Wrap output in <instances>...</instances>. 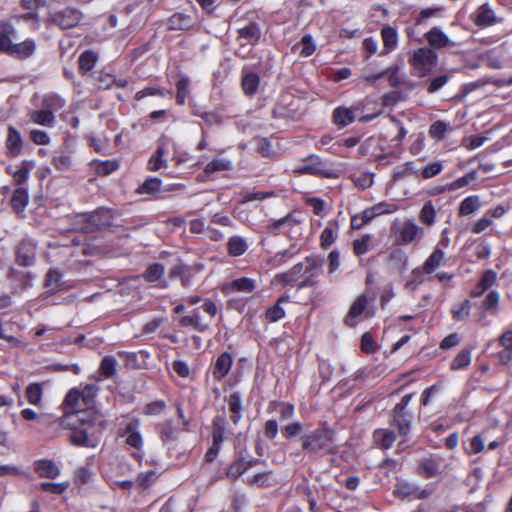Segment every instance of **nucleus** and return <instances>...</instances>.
<instances>
[{"label":"nucleus","instance_id":"1","mask_svg":"<svg viewBox=\"0 0 512 512\" xmlns=\"http://www.w3.org/2000/svg\"><path fill=\"white\" fill-rule=\"evenodd\" d=\"M60 425L70 429L69 440L72 445L90 448L98 445L103 428L102 421L94 410L68 413L62 417Z\"/></svg>","mask_w":512,"mask_h":512},{"label":"nucleus","instance_id":"2","mask_svg":"<svg viewBox=\"0 0 512 512\" xmlns=\"http://www.w3.org/2000/svg\"><path fill=\"white\" fill-rule=\"evenodd\" d=\"M302 448L308 454L333 453V433L321 427L302 437Z\"/></svg>","mask_w":512,"mask_h":512},{"label":"nucleus","instance_id":"3","mask_svg":"<svg viewBox=\"0 0 512 512\" xmlns=\"http://www.w3.org/2000/svg\"><path fill=\"white\" fill-rule=\"evenodd\" d=\"M372 303V298H369L365 294L359 295L352 303L345 317V323L350 327H354L362 319L372 317L374 315Z\"/></svg>","mask_w":512,"mask_h":512},{"label":"nucleus","instance_id":"4","mask_svg":"<svg viewBox=\"0 0 512 512\" xmlns=\"http://www.w3.org/2000/svg\"><path fill=\"white\" fill-rule=\"evenodd\" d=\"M436 53L429 48H419L414 51L409 62L413 66L418 77L428 75L436 65Z\"/></svg>","mask_w":512,"mask_h":512},{"label":"nucleus","instance_id":"5","mask_svg":"<svg viewBox=\"0 0 512 512\" xmlns=\"http://www.w3.org/2000/svg\"><path fill=\"white\" fill-rule=\"evenodd\" d=\"M295 172L300 174H311L324 176L326 178H336L337 174L332 168H329L325 162L318 156L311 155L295 168Z\"/></svg>","mask_w":512,"mask_h":512},{"label":"nucleus","instance_id":"6","mask_svg":"<svg viewBox=\"0 0 512 512\" xmlns=\"http://www.w3.org/2000/svg\"><path fill=\"white\" fill-rule=\"evenodd\" d=\"M397 235V242L400 244H410L412 242L420 241L425 231L422 227L417 225L414 220L409 219L395 229Z\"/></svg>","mask_w":512,"mask_h":512},{"label":"nucleus","instance_id":"7","mask_svg":"<svg viewBox=\"0 0 512 512\" xmlns=\"http://www.w3.org/2000/svg\"><path fill=\"white\" fill-rule=\"evenodd\" d=\"M472 22L479 28L493 26L502 21L487 3L479 6L470 16Z\"/></svg>","mask_w":512,"mask_h":512},{"label":"nucleus","instance_id":"8","mask_svg":"<svg viewBox=\"0 0 512 512\" xmlns=\"http://www.w3.org/2000/svg\"><path fill=\"white\" fill-rule=\"evenodd\" d=\"M50 18L51 21L60 28L69 29L80 22L81 14L75 9L66 8L62 11L52 13Z\"/></svg>","mask_w":512,"mask_h":512},{"label":"nucleus","instance_id":"9","mask_svg":"<svg viewBox=\"0 0 512 512\" xmlns=\"http://www.w3.org/2000/svg\"><path fill=\"white\" fill-rule=\"evenodd\" d=\"M233 364V357L228 352L221 353L215 360L212 366V376L216 381L224 379Z\"/></svg>","mask_w":512,"mask_h":512},{"label":"nucleus","instance_id":"10","mask_svg":"<svg viewBox=\"0 0 512 512\" xmlns=\"http://www.w3.org/2000/svg\"><path fill=\"white\" fill-rule=\"evenodd\" d=\"M322 272V260L318 258H307L304 267V280L301 282L300 287L313 286L315 279Z\"/></svg>","mask_w":512,"mask_h":512},{"label":"nucleus","instance_id":"11","mask_svg":"<svg viewBox=\"0 0 512 512\" xmlns=\"http://www.w3.org/2000/svg\"><path fill=\"white\" fill-rule=\"evenodd\" d=\"M446 256L443 249L438 246H435L431 254L426 258L421 267L426 271L430 276H432L438 268L444 266L446 264Z\"/></svg>","mask_w":512,"mask_h":512},{"label":"nucleus","instance_id":"12","mask_svg":"<svg viewBox=\"0 0 512 512\" xmlns=\"http://www.w3.org/2000/svg\"><path fill=\"white\" fill-rule=\"evenodd\" d=\"M431 280L432 276H430L421 266H419L414 268L408 275L404 284V289L405 291L412 293L416 291L421 284Z\"/></svg>","mask_w":512,"mask_h":512},{"label":"nucleus","instance_id":"13","mask_svg":"<svg viewBox=\"0 0 512 512\" xmlns=\"http://www.w3.org/2000/svg\"><path fill=\"white\" fill-rule=\"evenodd\" d=\"M255 288L256 285L254 280L242 277L227 284L224 287V292L226 295H233L235 293L251 294Z\"/></svg>","mask_w":512,"mask_h":512},{"label":"nucleus","instance_id":"14","mask_svg":"<svg viewBox=\"0 0 512 512\" xmlns=\"http://www.w3.org/2000/svg\"><path fill=\"white\" fill-rule=\"evenodd\" d=\"M6 153L8 156L17 157L21 154L23 148V139L20 132L9 126L6 139Z\"/></svg>","mask_w":512,"mask_h":512},{"label":"nucleus","instance_id":"15","mask_svg":"<svg viewBox=\"0 0 512 512\" xmlns=\"http://www.w3.org/2000/svg\"><path fill=\"white\" fill-rule=\"evenodd\" d=\"M168 152V141L162 140L155 153L151 155V157L148 160L147 168L150 171H158L161 168L167 167V161L164 159V156Z\"/></svg>","mask_w":512,"mask_h":512},{"label":"nucleus","instance_id":"16","mask_svg":"<svg viewBox=\"0 0 512 512\" xmlns=\"http://www.w3.org/2000/svg\"><path fill=\"white\" fill-rule=\"evenodd\" d=\"M497 280V273L494 270H487L483 273L477 285L471 290V297L478 298L491 288Z\"/></svg>","mask_w":512,"mask_h":512},{"label":"nucleus","instance_id":"17","mask_svg":"<svg viewBox=\"0 0 512 512\" xmlns=\"http://www.w3.org/2000/svg\"><path fill=\"white\" fill-rule=\"evenodd\" d=\"M37 45L33 39H26L23 42L16 43L9 56L16 59L25 60L36 52Z\"/></svg>","mask_w":512,"mask_h":512},{"label":"nucleus","instance_id":"18","mask_svg":"<svg viewBox=\"0 0 512 512\" xmlns=\"http://www.w3.org/2000/svg\"><path fill=\"white\" fill-rule=\"evenodd\" d=\"M123 437H125V441L130 447L140 449L143 445V439L139 431V424L137 421H132L127 424Z\"/></svg>","mask_w":512,"mask_h":512},{"label":"nucleus","instance_id":"19","mask_svg":"<svg viewBox=\"0 0 512 512\" xmlns=\"http://www.w3.org/2000/svg\"><path fill=\"white\" fill-rule=\"evenodd\" d=\"M35 259V247L30 242H22L17 248L16 261L21 266H30Z\"/></svg>","mask_w":512,"mask_h":512},{"label":"nucleus","instance_id":"20","mask_svg":"<svg viewBox=\"0 0 512 512\" xmlns=\"http://www.w3.org/2000/svg\"><path fill=\"white\" fill-rule=\"evenodd\" d=\"M482 207V201L478 195H470L464 198L458 208L459 216L466 217L478 212Z\"/></svg>","mask_w":512,"mask_h":512},{"label":"nucleus","instance_id":"21","mask_svg":"<svg viewBox=\"0 0 512 512\" xmlns=\"http://www.w3.org/2000/svg\"><path fill=\"white\" fill-rule=\"evenodd\" d=\"M426 40L430 46L440 49L446 46L453 45L454 43L448 36L438 27L432 28L426 34Z\"/></svg>","mask_w":512,"mask_h":512},{"label":"nucleus","instance_id":"22","mask_svg":"<svg viewBox=\"0 0 512 512\" xmlns=\"http://www.w3.org/2000/svg\"><path fill=\"white\" fill-rule=\"evenodd\" d=\"M64 405L66 409L65 415L78 411L91 410L90 408L83 406L80 391L77 389H72L69 391L65 397Z\"/></svg>","mask_w":512,"mask_h":512},{"label":"nucleus","instance_id":"23","mask_svg":"<svg viewBox=\"0 0 512 512\" xmlns=\"http://www.w3.org/2000/svg\"><path fill=\"white\" fill-rule=\"evenodd\" d=\"M499 343L503 350L499 352V360L503 364L512 361V329L505 330L499 338Z\"/></svg>","mask_w":512,"mask_h":512},{"label":"nucleus","instance_id":"24","mask_svg":"<svg viewBox=\"0 0 512 512\" xmlns=\"http://www.w3.org/2000/svg\"><path fill=\"white\" fill-rule=\"evenodd\" d=\"M381 37L383 41V50L380 55L388 54L397 47L398 34L391 26H385L382 28Z\"/></svg>","mask_w":512,"mask_h":512},{"label":"nucleus","instance_id":"25","mask_svg":"<svg viewBox=\"0 0 512 512\" xmlns=\"http://www.w3.org/2000/svg\"><path fill=\"white\" fill-rule=\"evenodd\" d=\"M316 50V44L310 35H304L302 39L292 46V52L300 57H309Z\"/></svg>","mask_w":512,"mask_h":512},{"label":"nucleus","instance_id":"26","mask_svg":"<svg viewBox=\"0 0 512 512\" xmlns=\"http://www.w3.org/2000/svg\"><path fill=\"white\" fill-rule=\"evenodd\" d=\"M35 471L40 477L54 479L60 474L59 467L50 460H40L35 464Z\"/></svg>","mask_w":512,"mask_h":512},{"label":"nucleus","instance_id":"27","mask_svg":"<svg viewBox=\"0 0 512 512\" xmlns=\"http://www.w3.org/2000/svg\"><path fill=\"white\" fill-rule=\"evenodd\" d=\"M52 164L56 170L61 172L69 171L73 168V158L70 151H61L52 158Z\"/></svg>","mask_w":512,"mask_h":512},{"label":"nucleus","instance_id":"28","mask_svg":"<svg viewBox=\"0 0 512 512\" xmlns=\"http://www.w3.org/2000/svg\"><path fill=\"white\" fill-rule=\"evenodd\" d=\"M246 483L255 487L271 486L275 482V477L271 471L260 472L246 477Z\"/></svg>","mask_w":512,"mask_h":512},{"label":"nucleus","instance_id":"29","mask_svg":"<svg viewBox=\"0 0 512 512\" xmlns=\"http://www.w3.org/2000/svg\"><path fill=\"white\" fill-rule=\"evenodd\" d=\"M196 271L194 268L186 265H176L171 271V277H179L184 286H190L192 284V278Z\"/></svg>","mask_w":512,"mask_h":512},{"label":"nucleus","instance_id":"30","mask_svg":"<svg viewBox=\"0 0 512 512\" xmlns=\"http://www.w3.org/2000/svg\"><path fill=\"white\" fill-rule=\"evenodd\" d=\"M248 243L240 236H232L227 243L228 254L233 257L243 255L248 250Z\"/></svg>","mask_w":512,"mask_h":512},{"label":"nucleus","instance_id":"31","mask_svg":"<svg viewBox=\"0 0 512 512\" xmlns=\"http://www.w3.org/2000/svg\"><path fill=\"white\" fill-rule=\"evenodd\" d=\"M334 122L339 126H347L355 120V111L352 108L337 107L333 112Z\"/></svg>","mask_w":512,"mask_h":512},{"label":"nucleus","instance_id":"32","mask_svg":"<svg viewBox=\"0 0 512 512\" xmlns=\"http://www.w3.org/2000/svg\"><path fill=\"white\" fill-rule=\"evenodd\" d=\"M35 167V162L32 160L23 161L18 169L12 173L13 181L16 185L23 184L30 175L31 170Z\"/></svg>","mask_w":512,"mask_h":512},{"label":"nucleus","instance_id":"33","mask_svg":"<svg viewBox=\"0 0 512 512\" xmlns=\"http://www.w3.org/2000/svg\"><path fill=\"white\" fill-rule=\"evenodd\" d=\"M338 230L336 222L328 223L320 235V245L323 249L329 248L335 242Z\"/></svg>","mask_w":512,"mask_h":512},{"label":"nucleus","instance_id":"34","mask_svg":"<svg viewBox=\"0 0 512 512\" xmlns=\"http://www.w3.org/2000/svg\"><path fill=\"white\" fill-rule=\"evenodd\" d=\"M13 35L14 28L9 24H5L3 29L0 30V51L6 53L7 55H10L11 50L15 45L12 42Z\"/></svg>","mask_w":512,"mask_h":512},{"label":"nucleus","instance_id":"35","mask_svg":"<svg viewBox=\"0 0 512 512\" xmlns=\"http://www.w3.org/2000/svg\"><path fill=\"white\" fill-rule=\"evenodd\" d=\"M192 26V19L190 16L176 13L168 20V28L170 30H187Z\"/></svg>","mask_w":512,"mask_h":512},{"label":"nucleus","instance_id":"36","mask_svg":"<svg viewBox=\"0 0 512 512\" xmlns=\"http://www.w3.org/2000/svg\"><path fill=\"white\" fill-rule=\"evenodd\" d=\"M163 273L164 267L156 263L146 269L144 278L151 283L158 282L160 287H166V282L162 279Z\"/></svg>","mask_w":512,"mask_h":512},{"label":"nucleus","instance_id":"37","mask_svg":"<svg viewBox=\"0 0 512 512\" xmlns=\"http://www.w3.org/2000/svg\"><path fill=\"white\" fill-rule=\"evenodd\" d=\"M228 406L231 412V420L234 424H237L241 419V410H242V399L241 395L237 392L230 394L228 398Z\"/></svg>","mask_w":512,"mask_h":512},{"label":"nucleus","instance_id":"38","mask_svg":"<svg viewBox=\"0 0 512 512\" xmlns=\"http://www.w3.org/2000/svg\"><path fill=\"white\" fill-rule=\"evenodd\" d=\"M43 396V387L39 383H31L25 390V397L29 404L40 406Z\"/></svg>","mask_w":512,"mask_h":512},{"label":"nucleus","instance_id":"39","mask_svg":"<svg viewBox=\"0 0 512 512\" xmlns=\"http://www.w3.org/2000/svg\"><path fill=\"white\" fill-rule=\"evenodd\" d=\"M30 119L33 123L43 126H52L54 114L48 109L35 110L30 113Z\"/></svg>","mask_w":512,"mask_h":512},{"label":"nucleus","instance_id":"40","mask_svg":"<svg viewBox=\"0 0 512 512\" xmlns=\"http://www.w3.org/2000/svg\"><path fill=\"white\" fill-rule=\"evenodd\" d=\"M29 201V194L27 189L23 187H19L15 190L12 199L11 204L13 209L16 212H21L24 210V208L27 206Z\"/></svg>","mask_w":512,"mask_h":512},{"label":"nucleus","instance_id":"41","mask_svg":"<svg viewBox=\"0 0 512 512\" xmlns=\"http://www.w3.org/2000/svg\"><path fill=\"white\" fill-rule=\"evenodd\" d=\"M289 300V297L284 295L281 296L275 305L268 308L266 311V319L270 322H276L282 319L285 316V311L282 308L281 304L284 302H287Z\"/></svg>","mask_w":512,"mask_h":512},{"label":"nucleus","instance_id":"42","mask_svg":"<svg viewBox=\"0 0 512 512\" xmlns=\"http://www.w3.org/2000/svg\"><path fill=\"white\" fill-rule=\"evenodd\" d=\"M419 220L427 226H433L436 222V210L431 201L426 202L420 210Z\"/></svg>","mask_w":512,"mask_h":512},{"label":"nucleus","instance_id":"43","mask_svg":"<svg viewBox=\"0 0 512 512\" xmlns=\"http://www.w3.org/2000/svg\"><path fill=\"white\" fill-rule=\"evenodd\" d=\"M395 434L392 431L386 429H379L374 432V440L377 444H379L383 449L390 448L395 442Z\"/></svg>","mask_w":512,"mask_h":512},{"label":"nucleus","instance_id":"44","mask_svg":"<svg viewBox=\"0 0 512 512\" xmlns=\"http://www.w3.org/2000/svg\"><path fill=\"white\" fill-rule=\"evenodd\" d=\"M140 194L156 195L161 191V180L156 177L147 178L137 189Z\"/></svg>","mask_w":512,"mask_h":512},{"label":"nucleus","instance_id":"45","mask_svg":"<svg viewBox=\"0 0 512 512\" xmlns=\"http://www.w3.org/2000/svg\"><path fill=\"white\" fill-rule=\"evenodd\" d=\"M500 302V294L496 290H491L484 298L482 307L485 311L490 312L493 315L498 313V307Z\"/></svg>","mask_w":512,"mask_h":512},{"label":"nucleus","instance_id":"46","mask_svg":"<svg viewBox=\"0 0 512 512\" xmlns=\"http://www.w3.org/2000/svg\"><path fill=\"white\" fill-rule=\"evenodd\" d=\"M260 84V78L255 73H247L242 77V88L245 94L253 95Z\"/></svg>","mask_w":512,"mask_h":512},{"label":"nucleus","instance_id":"47","mask_svg":"<svg viewBox=\"0 0 512 512\" xmlns=\"http://www.w3.org/2000/svg\"><path fill=\"white\" fill-rule=\"evenodd\" d=\"M98 60V56L93 51H85L79 57V68L83 72L92 70Z\"/></svg>","mask_w":512,"mask_h":512},{"label":"nucleus","instance_id":"48","mask_svg":"<svg viewBox=\"0 0 512 512\" xmlns=\"http://www.w3.org/2000/svg\"><path fill=\"white\" fill-rule=\"evenodd\" d=\"M471 307L472 305L469 300H464L461 303L455 304L451 309L453 318L457 321L465 320L471 313Z\"/></svg>","mask_w":512,"mask_h":512},{"label":"nucleus","instance_id":"49","mask_svg":"<svg viewBox=\"0 0 512 512\" xmlns=\"http://www.w3.org/2000/svg\"><path fill=\"white\" fill-rule=\"evenodd\" d=\"M232 169V162L225 158H216L205 167L206 173L222 172Z\"/></svg>","mask_w":512,"mask_h":512},{"label":"nucleus","instance_id":"50","mask_svg":"<svg viewBox=\"0 0 512 512\" xmlns=\"http://www.w3.org/2000/svg\"><path fill=\"white\" fill-rule=\"evenodd\" d=\"M239 36L249 43H255L258 41L260 37V29L255 23H250L249 25L239 29Z\"/></svg>","mask_w":512,"mask_h":512},{"label":"nucleus","instance_id":"51","mask_svg":"<svg viewBox=\"0 0 512 512\" xmlns=\"http://www.w3.org/2000/svg\"><path fill=\"white\" fill-rule=\"evenodd\" d=\"M452 130L450 123L444 121H436L429 128V134L432 138L440 140L445 134Z\"/></svg>","mask_w":512,"mask_h":512},{"label":"nucleus","instance_id":"52","mask_svg":"<svg viewBox=\"0 0 512 512\" xmlns=\"http://www.w3.org/2000/svg\"><path fill=\"white\" fill-rule=\"evenodd\" d=\"M439 470V463L433 458L423 459L419 464V471L426 477H432L437 474Z\"/></svg>","mask_w":512,"mask_h":512},{"label":"nucleus","instance_id":"53","mask_svg":"<svg viewBox=\"0 0 512 512\" xmlns=\"http://www.w3.org/2000/svg\"><path fill=\"white\" fill-rule=\"evenodd\" d=\"M471 352L469 350L460 351L451 362L452 370H461L471 363Z\"/></svg>","mask_w":512,"mask_h":512},{"label":"nucleus","instance_id":"54","mask_svg":"<svg viewBox=\"0 0 512 512\" xmlns=\"http://www.w3.org/2000/svg\"><path fill=\"white\" fill-rule=\"evenodd\" d=\"M249 463L244 459H238L234 461L227 469V476L231 478H237L248 469Z\"/></svg>","mask_w":512,"mask_h":512},{"label":"nucleus","instance_id":"55","mask_svg":"<svg viewBox=\"0 0 512 512\" xmlns=\"http://www.w3.org/2000/svg\"><path fill=\"white\" fill-rule=\"evenodd\" d=\"M98 392V387L96 384H87L81 391L80 395L82 397V403L84 407L90 408V405L93 402L94 397Z\"/></svg>","mask_w":512,"mask_h":512},{"label":"nucleus","instance_id":"56","mask_svg":"<svg viewBox=\"0 0 512 512\" xmlns=\"http://www.w3.org/2000/svg\"><path fill=\"white\" fill-rule=\"evenodd\" d=\"M176 88V101L179 105H184L189 92V80L185 77L180 78L176 83Z\"/></svg>","mask_w":512,"mask_h":512},{"label":"nucleus","instance_id":"57","mask_svg":"<svg viewBox=\"0 0 512 512\" xmlns=\"http://www.w3.org/2000/svg\"><path fill=\"white\" fill-rule=\"evenodd\" d=\"M371 236L369 234L363 235L359 239L353 241V251L357 256L363 255L369 251Z\"/></svg>","mask_w":512,"mask_h":512},{"label":"nucleus","instance_id":"58","mask_svg":"<svg viewBox=\"0 0 512 512\" xmlns=\"http://www.w3.org/2000/svg\"><path fill=\"white\" fill-rule=\"evenodd\" d=\"M493 225V220L484 213L479 219H477L471 226V232L474 234H480L486 231Z\"/></svg>","mask_w":512,"mask_h":512},{"label":"nucleus","instance_id":"59","mask_svg":"<svg viewBox=\"0 0 512 512\" xmlns=\"http://www.w3.org/2000/svg\"><path fill=\"white\" fill-rule=\"evenodd\" d=\"M45 285L51 291H56L61 287V274L56 269H51L48 271L45 279Z\"/></svg>","mask_w":512,"mask_h":512},{"label":"nucleus","instance_id":"60","mask_svg":"<svg viewBox=\"0 0 512 512\" xmlns=\"http://www.w3.org/2000/svg\"><path fill=\"white\" fill-rule=\"evenodd\" d=\"M170 95L171 93L165 89L159 88V87H147L140 91H138L135 95V99L140 101L144 99L147 96H166Z\"/></svg>","mask_w":512,"mask_h":512},{"label":"nucleus","instance_id":"61","mask_svg":"<svg viewBox=\"0 0 512 512\" xmlns=\"http://www.w3.org/2000/svg\"><path fill=\"white\" fill-rule=\"evenodd\" d=\"M451 77H452V72L434 77L433 79L430 80V83L427 88L428 92L429 93L437 92L449 81V79Z\"/></svg>","mask_w":512,"mask_h":512},{"label":"nucleus","instance_id":"62","mask_svg":"<svg viewBox=\"0 0 512 512\" xmlns=\"http://www.w3.org/2000/svg\"><path fill=\"white\" fill-rule=\"evenodd\" d=\"M116 360L113 357H105L100 364L99 373L105 377H110L115 373Z\"/></svg>","mask_w":512,"mask_h":512},{"label":"nucleus","instance_id":"63","mask_svg":"<svg viewBox=\"0 0 512 512\" xmlns=\"http://www.w3.org/2000/svg\"><path fill=\"white\" fill-rule=\"evenodd\" d=\"M384 78H387L392 87H398L402 83L400 69L397 66L389 67L384 70Z\"/></svg>","mask_w":512,"mask_h":512},{"label":"nucleus","instance_id":"64","mask_svg":"<svg viewBox=\"0 0 512 512\" xmlns=\"http://www.w3.org/2000/svg\"><path fill=\"white\" fill-rule=\"evenodd\" d=\"M443 169L441 162H433L428 164L422 170H419V176L423 179H430L438 175Z\"/></svg>","mask_w":512,"mask_h":512}]
</instances>
